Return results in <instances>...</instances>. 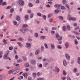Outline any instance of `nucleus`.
I'll return each mask as SVG.
<instances>
[{
	"label": "nucleus",
	"instance_id": "nucleus-35",
	"mask_svg": "<svg viewBox=\"0 0 80 80\" xmlns=\"http://www.w3.org/2000/svg\"><path fill=\"white\" fill-rule=\"evenodd\" d=\"M62 30L63 31H65L66 30H67L65 26H64L62 27Z\"/></svg>",
	"mask_w": 80,
	"mask_h": 80
},
{
	"label": "nucleus",
	"instance_id": "nucleus-11",
	"mask_svg": "<svg viewBox=\"0 0 80 80\" xmlns=\"http://www.w3.org/2000/svg\"><path fill=\"white\" fill-rule=\"evenodd\" d=\"M25 67H29L30 66V65L28 63H25L24 64Z\"/></svg>",
	"mask_w": 80,
	"mask_h": 80
},
{
	"label": "nucleus",
	"instance_id": "nucleus-20",
	"mask_svg": "<svg viewBox=\"0 0 80 80\" xmlns=\"http://www.w3.org/2000/svg\"><path fill=\"white\" fill-rule=\"evenodd\" d=\"M65 7L67 8H68V10H70V7H69V5H68V4H66L65 5Z\"/></svg>",
	"mask_w": 80,
	"mask_h": 80
},
{
	"label": "nucleus",
	"instance_id": "nucleus-32",
	"mask_svg": "<svg viewBox=\"0 0 80 80\" xmlns=\"http://www.w3.org/2000/svg\"><path fill=\"white\" fill-rule=\"evenodd\" d=\"M67 27L68 30H70V26L69 25H67Z\"/></svg>",
	"mask_w": 80,
	"mask_h": 80
},
{
	"label": "nucleus",
	"instance_id": "nucleus-14",
	"mask_svg": "<svg viewBox=\"0 0 80 80\" xmlns=\"http://www.w3.org/2000/svg\"><path fill=\"white\" fill-rule=\"evenodd\" d=\"M34 15V13H31L30 14V18H32L33 17V15Z\"/></svg>",
	"mask_w": 80,
	"mask_h": 80
},
{
	"label": "nucleus",
	"instance_id": "nucleus-47",
	"mask_svg": "<svg viewBox=\"0 0 80 80\" xmlns=\"http://www.w3.org/2000/svg\"><path fill=\"white\" fill-rule=\"evenodd\" d=\"M37 74L38 76H41V75H42V74L40 72H38Z\"/></svg>",
	"mask_w": 80,
	"mask_h": 80
},
{
	"label": "nucleus",
	"instance_id": "nucleus-50",
	"mask_svg": "<svg viewBox=\"0 0 80 80\" xmlns=\"http://www.w3.org/2000/svg\"><path fill=\"white\" fill-rule=\"evenodd\" d=\"M59 18L60 19V20H62L63 19V18L62 16H59Z\"/></svg>",
	"mask_w": 80,
	"mask_h": 80
},
{
	"label": "nucleus",
	"instance_id": "nucleus-24",
	"mask_svg": "<svg viewBox=\"0 0 80 80\" xmlns=\"http://www.w3.org/2000/svg\"><path fill=\"white\" fill-rule=\"evenodd\" d=\"M13 69L10 70L8 72V74H10V73H12L13 74Z\"/></svg>",
	"mask_w": 80,
	"mask_h": 80
},
{
	"label": "nucleus",
	"instance_id": "nucleus-15",
	"mask_svg": "<svg viewBox=\"0 0 80 80\" xmlns=\"http://www.w3.org/2000/svg\"><path fill=\"white\" fill-rule=\"evenodd\" d=\"M51 47L52 49H54L55 48V45L53 43H51Z\"/></svg>",
	"mask_w": 80,
	"mask_h": 80
},
{
	"label": "nucleus",
	"instance_id": "nucleus-5",
	"mask_svg": "<svg viewBox=\"0 0 80 80\" xmlns=\"http://www.w3.org/2000/svg\"><path fill=\"white\" fill-rule=\"evenodd\" d=\"M19 3L21 5H23L24 4V1L22 0H19Z\"/></svg>",
	"mask_w": 80,
	"mask_h": 80
},
{
	"label": "nucleus",
	"instance_id": "nucleus-19",
	"mask_svg": "<svg viewBox=\"0 0 80 80\" xmlns=\"http://www.w3.org/2000/svg\"><path fill=\"white\" fill-rule=\"evenodd\" d=\"M16 20H17L18 21H20V17L18 16L16 17Z\"/></svg>",
	"mask_w": 80,
	"mask_h": 80
},
{
	"label": "nucleus",
	"instance_id": "nucleus-27",
	"mask_svg": "<svg viewBox=\"0 0 80 80\" xmlns=\"http://www.w3.org/2000/svg\"><path fill=\"white\" fill-rule=\"evenodd\" d=\"M23 30H24V32H28V28H22Z\"/></svg>",
	"mask_w": 80,
	"mask_h": 80
},
{
	"label": "nucleus",
	"instance_id": "nucleus-51",
	"mask_svg": "<svg viewBox=\"0 0 80 80\" xmlns=\"http://www.w3.org/2000/svg\"><path fill=\"white\" fill-rule=\"evenodd\" d=\"M67 3V1L66 0H63L62 1V3L63 4H65V3Z\"/></svg>",
	"mask_w": 80,
	"mask_h": 80
},
{
	"label": "nucleus",
	"instance_id": "nucleus-62",
	"mask_svg": "<svg viewBox=\"0 0 80 80\" xmlns=\"http://www.w3.org/2000/svg\"><path fill=\"white\" fill-rule=\"evenodd\" d=\"M57 28L55 27H53L52 28V30H57Z\"/></svg>",
	"mask_w": 80,
	"mask_h": 80
},
{
	"label": "nucleus",
	"instance_id": "nucleus-57",
	"mask_svg": "<svg viewBox=\"0 0 80 80\" xmlns=\"http://www.w3.org/2000/svg\"><path fill=\"white\" fill-rule=\"evenodd\" d=\"M13 23L14 25H16L17 24V21H15L13 22Z\"/></svg>",
	"mask_w": 80,
	"mask_h": 80
},
{
	"label": "nucleus",
	"instance_id": "nucleus-2",
	"mask_svg": "<svg viewBox=\"0 0 80 80\" xmlns=\"http://www.w3.org/2000/svg\"><path fill=\"white\" fill-rule=\"evenodd\" d=\"M65 56L66 60H70V56L67 53L65 54Z\"/></svg>",
	"mask_w": 80,
	"mask_h": 80
},
{
	"label": "nucleus",
	"instance_id": "nucleus-21",
	"mask_svg": "<svg viewBox=\"0 0 80 80\" xmlns=\"http://www.w3.org/2000/svg\"><path fill=\"white\" fill-rule=\"evenodd\" d=\"M18 41H20V42H22L24 40V39L21 38H20L18 39Z\"/></svg>",
	"mask_w": 80,
	"mask_h": 80
},
{
	"label": "nucleus",
	"instance_id": "nucleus-52",
	"mask_svg": "<svg viewBox=\"0 0 80 80\" xmlns=\"http://www.w3.org/2000/svg\"><path fill=\"white\" fill-rule=\"evenodd\" d=\"M37 15H38V17H40V16L42 15V14H41V13L38 12L37 13Z\"/></svg>",
	"mask_w": 80,
	"mask_h": 80
},
{
	"label": "nucleus",
	"instance_id": "nucleus-46",
	"mask_svg": "<svg viewBox=\"0 0 80 80\" xmlns=\"http://www.w3.org/2000/svg\"><path fill=\"white\" fill-rule=\"evenodd\" d=\"M52 17V14H48V18H50Z\"/></svg>",
	"mask_w": 80,
	"mask_h": 80
},
{
	"label": "nucleus",
	"instance_id": "nucleus-4",
	"mask_svg": "<svg viewBox=\"0 0 80 80\" xmlns=\"http://www.w3.org/2000/svg\"><path fill=\"white\" fill-rule=\"evenodd\" d=\"M31 46V44L29 42H27L26 43L25 45L26 48H29Z\"/></svg>",
	"mask_w": 80,
	"mask_h": 80
},
{
	"label": "nucleus",
	"instance_id": "nucleus-26",
	"mask_svg": "<svg viewBox=\"0 0 80 80\" xmlns=\"http://www.w3.org/2000/svg\"><path fill=\"white\" fill-rule=\"evenodd\" d=\"M20 32H21L23 33V34H25V31H24V30H23V29H20Z\"/></svg>",
	"mask_w": 80,
	"mask_h": 80
},
{
	"label": "nucleus",
	"instance_id": "nucleus-40",
	"mask_svg": "<svg viewBox=\"0 0 80 80\" xmlns=\"http://www.w3.org/2000/svg\"><path fill=\"white\" fill-rule=\"evenodd\" d=\"M23 76H21L18 78V79L19 80H22V79H23Z\"/></svg>",
	"mask_w": 80,
	"mask_h": 80
},
{
	"label": "nucleus",
	"instance_id": "nucleus-23",
	"mask_svg": "<svg viewBox=\"0 0 80 80\" xmlns=\"http://www.w3.org/2000/svg\"><path fill=\"white\" fill-rule=\"evenodd\" d=\"M44 45L45 48H46V49H48V45H47V43H44Z\"/></svg>",
	"mask_w": 80,
	"mask_h": 80
},
{
	"label": "nucleus",
	"instance_id": "nucleus-34",
	"mask_svg": "<svg viewBox=\"0 0 80 80\" xmlns=\"http://www.w3.org/2000/svg\"><path fill=\"white\" fill-rule=\"evenodd\" d=\"M7 5V2H3L2 3V6H3L4 5Z\"/></svg>",
	"mask_w": 80,
	"mask_h": 80
},
{
	"label": "nucleus",
	"instance_id": "nucleus-45",
	"mask_svg": "<svg viewBox=\"0 0 80 80\" xmlns=\"http://www.w3.org/2000/svg\"><path fill=\"white\" fill-rule=\"evenodd\" d=\"M42 17L44 19V20H46L47 19V17L46 16L44 15L42 16Z\"/></svg>",
	"mask_w": 80,
	"mask_h": 80
},
{
	"label": "nucleus",
	"instance_id": "nucleus-53",
	"mask_svg": "<svg viewBox=\"0 0 80 80\" xmlns=\"http://www.w3.org/2000/svg\"><path fill=\"white\" fill-rule=\"evenodd\" d=\"M61 78L62 80H65V79H66V77H62Z\"/></svg>",
	"mask_w": 80,
	"mask_h": 80
},
{
	"label": "nucleus",
	"instance_id": "nucleus-9",
	"mask_svg": "<svg viewBox=\"0 0 80 80\" xmlns=\"http://www.w3.org/2000/svg\"><path fill=\"white\" fill-rule=\"evenodd\" d=\"M31 62L32 63V65H33L36 63V60H32L31 61Z\"/></svg>",
	"mask_w": 80,
	"mask_h": 80
},
{
	"label": "nucleus",
	"instance_id": "nucleus-49",
	"mask_svg": "<svg viewBox=\"0 0 80 80\" xmlns=\"http://www.w3.org/2000/svg\"><path fill=\"white\" fill-rule=\"evenodd\" d=\"M52 35H53L55 34V31H51Z\"/></svg>",
	"mask_w": 80,
	"mask_h": 80
},
{
	"label": "nucleus",
	"instance_id": "nucleus-64",
	"mask_svg": "<svg viewBox=\"0 0 80 80\" xmlns=\"http://www.w3.org/2000/svg\"><path fill=\"white\" fill-rule=\"evenodd\" d=\"M9 50H13V47H10L9 48Z\"/></svg>",
	"mask_w": 80,
	"mask_h": 80
},
{
	"label": "nucleus",
	"instance_id": "nucleus-38",
	"mask_svg": "<svg viewBox=\"0 0 80 80\" xmlns=\"http://www.w3.org/2000/svg\"><path fill=\"white\" fill-rule=\"evenodd\" d=\"M28 6L30 7H33V4H32V3H29L28 4Z\"/></svg>",
	"mask_w": 80,
	"mask_h": 80
},
{
	"label": "nucleus",
	"instance_id": "nucleus-1",
	"mask_svg": "<svg viewBox=\"0 0 80 80\" xmlns=\"http://www.w3.org/2000/svg\"><path fill=\"white\" fill-rule=\"evenodd\" d=\"M56 37L58 41H60L61 40H62V36H59V35H58V33H57Z\"/></svg>",
	"mask_w": 80,
	"mask_h": 80
},
{
	"label": "nucleus",
	"instance_id": "nucleus-54",
	"mask_svg": "<svg viewBox=\"0 0 80 80\" xmlns=\"http://www.w3.org/2000/svg\"><path fill=\"white\" fill-rule=\"evenodd\" d=\"M12 8V7L10 6H8L6 8V9H10V8Z\"/></svg>",
	"mask_w": 80,
	"mask_h": 80
},
{
	"label": "nucleus",
	"instance_id": "nucleus-36",
	"mask_svg": "<svg viewBox=\"0 0 80 80\" xmlns=\"http://www.w3.org/2000/svg\"><path fill=\"white\" fill-rule=\"evenodd\" d=\"M72 32L73 33L76 34V35H79V34H80L79 33H78V32L75 31H72Z\"/></svg>",
	"mask_w": 80,
	"mask_h": 80
},
{
	"label": "nucleus",
	"instance_id": "nucleus-63",
	"mask_svg": "<svg viewBox=\"0 0 80 80\" xmlns=\"http://www.w3.org/2000/svg\"><path fill=\"white\" fill-rule=\"evenodd\" d=\"M78 29H79V27L78 26L76 27L75 28V30H78Z\"/></svg>",
	"mask_w": 80,
	"mask_h": 80
},
{
	"label": "nucleus",
	"instance_id": "nucleus-44",
	"mask_svg": "<svg viewBox=\"0 0 80 80\" xmlns=\"http://www.w3.org/2000/svg\"><path fill=\"white\" fill-rule=\"evenodd\" d=\"M44 79L42 78H38L37 79V80H43Z\"/></svg>",
	"mask_w": 80,
	"mask_h": 80
},
{
	"label": "nucleus",
	"instance_id": "nucleus-39",
	"mask_svg": "<svg viewBox=\"0 0 80 80\" xmlns=\"http://www.w3.org/2000/svg\"><path fill=\"white\" fill-rule=\"evenodd\" d=\"M59 12V10L58 9H56L55 11V13L57 14Z\"/></svg>",
	"mask_w": 80,
	"mask_h": 80
},
{
	"label": "nucleus",
	"instance_id": "nucleus-18",
	"mask_svg": "<svg viewBox=\"0 0 80 80\" xmlns=\"http://www.w3.org/2000/svg\"><path fill=\"white\" fill-rule=\"evenodd\" d=\"M18 72V70H15L14 71H13L12 72V74H15V73H17Z\"/></svg>",
	"mask_w": 80,
	"mask_h": 80
},
{
	"label": "nucleus",
	"instance_id": "nucleus-37",
	"mask_svg": "<svg viewBox=\"0 0 80 80\" xmlns=\"http://www.w3.org/2000/svg\"><path fill=\"white\" fill-rule=\"evenodd\" d=\"M41 50L42 52L44 50V47L43 46H42L41 48Z\"/></svg>",
	"mask_w": 80,
	"mask_h": 80
},
{
	"label": "nucleus",
	"instance_id": "nucleus-28",
	"mask_svg": "<svg viewBox=\"0 0 80 80\" xmlns=\"http://www.w3.org/2000/svg\"><path fill=\"white\" fill-rule=\"evenodd\" d=\"M32 75L33 77H35L37 76V73H33L32 74Z\"/></svg>",
	"mask_w": 80,
	"mask_h": 80
},
{
	"label": "nucleus",
	"instance_id": "nucleus-59",
	"mask_svg": "<svg viewBox=\"0 0 80 80\" xmlns=\"http://www.w3.org/2000/svg\"><path fill=\"white\" fill-rule=\"evenodd\" d=\"M46 7L48 8H50L51 6H50V5L49 4H47L46 5Z\"/></svg>",
	"mask_w": 80,
	"mask_h": 80
},
{
	"label": "nucleus",
	"instance_id": "nucleus-42",
	"mask_svg": "<svg viewBox=\"0 0 80 80\" xmlns=\"http://www.w3.org/2000/svg\"><path fill=\"white\" fill-rule=\"evenodd\" d=\"M57 48L58 49H62V47H61V46L58 45L57 46Z\"/></svg>",
	"mask_w": 80,
	"mask_h": 80
},
{
	"label": "nucleus",
	"instance_id": "nucleus-43",
	"mask_svg": "<svg viewBox=\"0 0 80 80\" xmlns=\"http://www.w3.org/2000/svg\"><path fill=\"white\" fill-rule=\"evenodd\" d=\"M61 8L62 10H65V7L64 6H61Z\"/></svg>",
	"mask_w": 80,
	"mask_h": 80
},
{
	"label": "nucleus",
	"instance_id": "nucleus-41",
	"mask_svg": "<svg viewBox=\"0 0 80 80\" xmlns=\"http://www.w3.org/2000/svg\"><path fill=\"white\" fill-rule=\"evenodd\" d=\"M63 74L64 75H67V72H66L65 70L63 71Z\"/></svg>",
	"mask_w": 80,
	"mask_h": 80
},
{
	"label": "nucleus",
	"instance_id": "nucleus-12",
	"mask_svg": "<svg viewBox=\"0 0 80 80\" xmlns=\"http://www.w3.org/2000/svg\"><path fill=\"white\" fill-rule=\"evenodd\" d=\"M78 71V69H77V68H74L73 70V72L74 73H75V72H77Z\"/></svg>",
	"mask_w": 80,
	"mask_h": 80
},
{
	"label": "nucleus",
	"instance_id": "nucleus-17",
	"mask_svg": "<svg viewBox=\"0 0 80 80\" xmlns=\"http://www.w3.org/2000/svg\"><path fill=\"white\" fill-rule=\"evenodd\" d=\"M40 38L41 39V40H45V38H46L45 36H41L40 37Z\"/></svg>",
	"mask_w": 80,
	"mask_h": 80
},
{
	"label": "nucleus",
	"instance_id": "nucleus-56",
	"mask_svg": "<svg viewBox=\"0 0 80 80\" xmlns=\"http://www.w3.org/2000/svg\"><path fill=\"white\" fill-rule=\"evenodd\" d=\"M6 41H7V40H5L4 39H3V42L4 43H7V42Z\"/></svg>",
	"mask_w": 80,
	"mask_h": 80
},
{
	"label": "nucleus",
	"instance_id": "nucleus-7",
	"mask_svg": "<svg viewBox=\"0 0 80 80\" xmlns=\"http://www.w3.org/2000/svg\"><path fill=\"white\" fill-rule=\"evenodd\" d=\"M69 47V43L68 42H66L65 44V47L66 48H68Z\"/></svg>",
	"mask_w": 80,
	"mask_h": 80
},
{
	"label": "nucleus",
	"instance_id": "nucleus-8",
	"mask_svg": "<svg viewBox=\"0 0 80 80\" xmlns=\"http://www.w3.org/2000/svg\"><path fill=\"white\" fill-rule=\"evenodd\" d=\"M39 53H40V49H38L36 51L35 54L36 55H37L39 54Z\"/></svg>",
	"mask_w": 80,
	"mask_h": 80
},
{
	"label": "nucleus",
	"instance_id": "nucleus-3",
	"mask_svg": "<svg viewBox=\"0 0 80 80\" xmlns=\"http://www.w3.org/2000/svg\"><path fill=\"white\" fill-rule=\"evenodd\" d=\"M8 56V53L6 54L3 57V58L4 59H9V60H11V58H10L9 57H7Z\"/></svg>",
	"mask_w": 80,
	"mask_h": 80
},
{
	"label": "nucleus",
	"instance_id": "nucleus-55",
	"mask_svg": "<svg viewBox=\"0 0 80 80\" xmlns=\"http://www.w3.org/2000/svg\"><path fill=\"white\" fill-rule=\"evenodd\" d=\"M68 20H72V17H71L69 18H68Z\"/></svg>",
	"mask_w": 80,
	"mask_h": 80
},
{
	"label": "nucleus",
	"instance_id": "nucleus-61",
	"mask_svg": "<svg viewBox=\"0 0 80 80\" xmlns=\"http://www.w3.org/2000/svg\"><path fill=\"white\" fill-rule=\"evenodd\" d=\"M66 79L67 80H71V79L69 77H67L66 78Z\"/></svg>",
	"mask_w": 80,
	"mask_h": 80
},
{
	"label": "nucleus",
	"instance_id": "nucleus-22",
	"mask_svg": "<svg viewBox=\"0 0 80 80\" xmlns=\"http://www.w3.org/2000/svg\"><path fill=\"white\" fill-rule=\"evenodd\" d=\"M22 75L25 78H27V77L28 74L27 73H24L22 74Z\"/></svg>",
	"mask_w": 80,
	"mask_h": 80
},
{
	"label": "nucleus",
	"instance_id": "nucleus-16",
	"mask_svg": "<svg viewBox=\"0 0 80 80\" xmlns=\"http://www.w3.org/2000/svg\"><path fill=\"white\" fill-rule=\"evenodd\" d=\"M27 27H28V25L27 24H25L23 25L22 28L24 29L25 28H27Z\"/></svg>",
	"mask_w": 80,
	"mask_h": 80
},
{
	"label": "nucleus",
	"instance_id": "nucleus-60",
	"mask_svg": "<svg viewBox=\"0 0 80 80\" xmlns=\"http://www.w3.org/2000/svg\"><path fill=\"white\" fill-rule=\"evenodd\" d=\"M15 58L16 60H18V56L17 55H16L15 56Z\"/></svg>",
	"mask_w": 80,
	"mask_h": 80
},
{
	"label": "nucleus",
	"instance_id": "nucleus-58",
	"mask_svg": "<svg viewBox=\"0 0 80 80\" xmlns=\"http://www.w3.org/2000/svg\"><path fill=\"white\" fill-rule=\"evenodd\" d=\"M25 18H26V20H27L28 18V15H26V16H25Z\"/></svg>",
	"mask_w": 80,
	"mask_h": 80
},
{
	"label": "nucleus",
	"instance_id": "nucleus-33",
	"mask_svg": "<svg viewBox=\"0 0 80 80\" xmlns=\"http://www.w3.org/2000/svg\"><path fill=\"white\" fill-rule=\"evenodd\" d=\"M78 62L79 64H80V58L79 57L78 58Z\"/></svg>",
	"mask_w": 80,
	"mask_h": 80
},
{
	"label": "nucleus",
	"instance_id": "nucleus-48",
	"mask_svg": "<svg viewBox=\"0 0 80 80\" xmlns=\"http://www.w3.org/2000/svg\"><path fill=\"white\" fill-rule=\"evenodd\" d=\"M10 40L11 42H14L15 41H16L17 40L15 39H11Z\"/></svg>",
	"mask_w": 80,
	"mask_h": 80
},
{
	"label": "nucleus",
	"instance_id": "nucleus-25",
	"mask_svg": "<svg viewBox=\"0 0 80 80\" xmlns=\"http://www.w3.org/2000/svg\"><path fill=\"white\" fill-rule=\"evenodd\" d=\"M55 68L57 72L58 73V72H60V69L59 68H58L56 67Z\"/></svg>",
	"mask_w": 80,
	"mask_h": 80
},
{
	"label": "nucleus",
	"instance_id": "nucleus-10",
	"mask_svg": "<svg viewBox=\"0 0 80 80\" xmlns=\"http://www.w3.org/2000/svg\"><path fill=\"white\" fill-rule=\"evenodd\" d=\"M17 44H18V45L19 46V47H20L21 48H22L23 47V45H22V43H21V42H19L17 43Z\"/></svg>",
	"mask_w": 80,
	"mask_h": 80
},
{
	"label": "nucleus",
	"instance_id": "nucleus-13",
	"mask_svg": "<svg viewBox=\"0 0 80 80\" xmlns=\"http://www.w3.org/2000/svg\"><path fill=\"white\" fill-rule=\"evenodd\" d=\"M63 64L64 66H66L67 65V61L66 60H64L63 61Z\"/></svg>",
	"mask_w": 80,
	"mask_h": 80
},
{
	"label": "nucleus",
	"instance_id": "nucleus-30",
	"mask_svg": "<svg viewBox=\"0 0 80 80\" xmlns=\"http://www.w3.org/2000/svg\"><path fill=\"white\" fill-rule=\"evenodd\" d=\"M74 43L75 45H78V41H77V40L75 39L74 40Z\"/></svg>",
	"mask_w": 80,
	"mask_h": 80
},
{
	"label": "nucleus",
	"instance_id": "nucleus-31",
	"mask_svg": "<svg viewBox=\"0 0 80 80\" xmlns=\"http://www.w3.org/2000/svg\"><path fill=\"white\" fill-rule=\"evenodd\" d=\"M14 11V9L13 8H12L10 10V12L11 13H13V12Z\"/></svg>",
	"mask_w": 80,
	"mask_h": 80
},
{
	"label": "nucleus",
	"instance_id": "nucleus-6",
	"mask_svg": "<svg viewBox=\"0 0 80 80\" xmlns=\"http://www.w3.org/2000/svg\"><path fill=\"white\" fill-rule=\"evenodd\" d=\"M60 5H59L58 4H55L54 5V7H55V8H57L59 9V8H60Z\"/></svg>",
	"mask_w": 80,
	"mask_h": 80
},
{
	"label": "nucleus",
	"instance_id": "nucleus-29",
	"mask_svg": "<svg viewBox=\"0 0 80 80\" xmlns=\"http://www.w3.org/2000/svg\"><path fill=\"white\" fill-rule=\"evenodd\" d=\"M34 36L36 37H38V33L37 32H36L34 33Z\"/></svg>",
	"mask_w": 80,
	"mask_h": 80
}]
</instances>
